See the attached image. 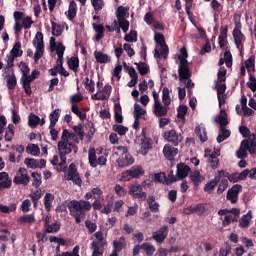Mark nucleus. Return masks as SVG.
Instances as JSON below:
<instances>
[{"instance_id":"bb28decb","label":"nucleus","mask_w":256,"mask_h":256,"mask_svg":"<svg viewBox=\"0 0 256 256\" xmlns=\"http://www.w3.org/2000/svg\"><path fill=\"white\" fill-rule=\"evenodd\" d=\"M44 208L49 213L51 207H53V201H55V196L51 193H46L44 196Z\"/></svg>"},{"instance_id":"2f4dec72","label":"nucleus","mask_w":256,"mask_h":256,"mask_svg":"<svg viewBox=\"0 0 256 256\" xmlns=\"http://www.w3.org/2000/svg\"><path fill=\"white\" fill-rule=\"evenodd\" d=\"M26 153H28L29 155H33V157H39L41 149L37 144H29L26 147Z\"/></svg>"},{"instance_id":"0eeeda50","label":"nucleus","mask_w":256,"mask_h":256,"mask_svg":"<svg viewBox=\"0 0 256 256\" xmlns=\"http://www.w3.org/2000/svg\"><path fill=\"white\" fill-rule=\"evenodd\" d=\"M31 181V176L25 167H20L16 173V176L13 179L14 185H23L27 187Z\"/></svg>"},{"instance_id":"dca6fc26","label":"nucleus","mask_w":256,"mask_h":256,"mask_svg":"<svg viewBox=\"0 0 256 256\" xmlns=\"http://www.w3.org/2000/svg\"><path fill=\"white\" fill-rule=\"evenodd\" d=\"M153 113L156 117H166L167 113H169V106H163L161 102H156L153 105Z\"/></svg>"},{"instance_id":"6e6552de","label":"nucleus","mask_w":256,"mask_h":256,"mask_svg":"<svg viewBox=\"0 0 256 256\" xmlns=\"http://www.w3.org/2000/svg\"><path fill=\"white\" fill-rule=\"evenodd\" d=\"M67 181H72L74 185H78L81 187L83 180H81V176H79V172L77 171V166L75 163H71L68 167V173L65 176Z\"/></svg>"},{"instance_id":"4d7b16f0","label":"nucleus","mask_w":256,"mask_h":256,"mask_svg":"<svg viewBox=\"0 0 256 256\" xmlns=\"http://www.w3.org/2000/svg\"><path fill=\"white\" fill-rule=\"evenodd\" d=\"M244 65L246 67V69H248V71H251V69H253V71H255V56H250L245 62Z\"/></svg>"},{"instance_id":"5701e85b","label":"nucleus","mask_w":256,"mask_h":256,"mask_svg":"<svg viewBox=\"0 0 256 256\" xmlns=\"http://www.w3.org/2000/svg\"><path fill=\"white\" fill-rule=\"evenodd\" d=\"M66 15L69 21H73L77 17V3L74 0L70 2Z\"/></svg>"},{"instance_id":"09e8293b","label":"nucleus","mask_w":256,"mask_h":256,"mask_svg":"<svg viewBox=\"0 0 256 256\" xmlns=\"http://www.w3.org/2000/svg\"><path fill=\"white\" fill-rule=\"evenodd\" d=\"M218 83H225L227 81V69L225 67H220L217 73Z\"/></svg>"},{"instance_id":"c03bdc74","label":"nucleus","mask_w":256,"mask_h":256,"mask_svg":"<svg viewBox=\"0 0 256 256\" xmlns=\"http://www.w3.org/2000/svg\"><path fill=\"white\" fill-rule=\"evenodd\" d=\"M218 122L220 127H225L229 125V120L227 119V112L225 110L220 111V115L218 116Z\"/></svg>"},{"instance_id":"e2e57ef3","label":"nucleus","mask_w":256,"mask_h":256,"mask_svg":"<svg viewBox=\"0 0 256 256\" xmlns=\"http://www.w3.org/2000/svg\"><path fill=\"white\" fill-rule=\"evenodd\" d=\"M224 61L226 63V67H233V55L231 54V51H226L224 53Z\"/></svg>"},{"instance_id":"052dcab7","label":"nucleus","mask_w":256,"mask_h":256,"mask_svg":"<svg viewBox=\"0 0 256 256\" xmlns=\"http://www.w3.org/2000/svg\"><path fill=\"white\" fill-rule=\"evenodd\" d=\"M85 227L88 229V233H90V235L97 231V224L90 220L85 221Z\"/></svg>"},{"instance_id":"ddd939ff","label":"nucleus","mask_w":256,"mask_h":256,"mask_svg":"<svg viewBox=\"0 0 256 256\" xmlns=\"http://www.w3.org/2000/svg\"><path fill=\"white\" fill-rule=\"evenodd\" d=\"M167 235H169V227L162 226L156 232H153L152 239L156 241V243H163V241L167 239Z\"/></svg>"},{"instance_id":"de8ad7c7","label":"nucleus","mask_w":256,"mask_h":256,"mask_svg":"<svg viewBox=\"0 0 256 256\" xmlns=\"http://www.w3.org/2000/svg\"><path fill=\"white\" fill-rule=\"evenodd\" d=\"M124 41H127V43H137V31L131 30L124 36Z\"/></svg>"},{"instance_id":"9d476101","label":"nucleus","mask_w":256,"mask_h":256,"mask_svg":"<svg viewBox=\"0 0 256 256\" xmlns=\"http://www.w3.org/2000/svg\"><path fill=\"white\" fill-rule=\"evenodd\" d=\"M164 139L165 141H168V143H171L174 147H177V145L183 141V135H181V133H177L175 129L166 130L164 132Z\"/></svg>"},{"instance_id":"f257e3e1","label":"nucleus","mask_w":256,"mask_h":256,"mask_svg":"<svg viewBox=\"0 0 256 256\" xmlns=\"http://www.w3.org/2000/svg\"><path fill=\"white\" fill-rule=\"evenodd\" d=\"M91 207L94 211H101V200L95 199L93 204L85 200H72L67 204L69 213L77 224L81 223V220L87 215V211H91Z\"/></svg>"},{"instance_id":"a18cd8bd","label":"nucleus","mask_w":256,"mask_h":256,"mask_svg":"<svg viewBox=\"0 0 256 256\" xmlns=\"http://www.w3.org/2000/svg\"><path fill=\"white\" fill-rule=\"evenodd\" d=\"M147 112L141 107V105L134 104V119H141L142 115H145Z\"/></svg>"},{"instance_id":"774afa93","label":"nucleus","mask_w":256,"mask_h":256,"mask_svg":"<svg viewBox=\"0 0 256 256\" xmlns=\"http://www.w3.org/2000/svg\"><path fill=\"white\" fill-rule=\"evenodd\" d=\"M92 7H94L95 11H101L103 7H105V3L103 0H91Z\"/></svg>"},{"instance_id":"39448f33","label":"nucleus","mask_w":256,"mask_h":256,"mask_svg":"<svg viewBox=\"0 0 256 256\" xmlns=\"http://www.w3.org/2000/svg\"><path fill=\"white\" fill-rule=\"evenodd\" d=\"M145 175V170L143 166L136 165L132 166L129 170L122 172L121 181H131V179H139Z\"/></svg>"},{"instance_id":"cd10ccee","label":"nucleus","mask_w":256,"mask_h":256,"mask_svg":"<svg viewBox=\"0 0 256 256\" xmlns=\"http://www.w3.org/2000/svg\"><path fill=\"white\" fill-rule=\"evenodd\" d=\"M6 83L9 91H13V89L17 87V77L15 76V73L6 75Z\"/></svg>"},{"instance_id":"bf43d9fd","label":"nucleus","mask_w":256,"mask_h":256,"mask_svg":"<svg viewBox=\"0 0 256 256\" xmlns=\"http://www.w3.org/2000/svg\"><path fill=\"white\" fill-rule=\"evenodd\" d=\"M229 187V180L223 179L217 189V194L218 195H223V192Z\"/></svg>"},{"instance_id":"2eb2a0df","label":"nucleus","mask_w":256,"mask_h":256,"mask_svg":"<svg viewBox=\"0 0 256 256\" xmlns=\"http://www.w3.org/2000/svg\"><path fill=\"white\" fill-rule=\"evenodd\" d=\"M190 172L191 168L188 165H186L185 163L178 164L176 170V177L178 181H183V179L189 176Z\"/></svg>"},{"instance_id":"4c0bfd02","label":"nucleus","mask_w":256,"mask_h":256,"mask_svg":"<svg viewBox=\"0 0 256 256\" xmlns=\"http://www.w3.org/2000/svg\"><path fill=\"white\" fill-rule=\"evenodd\" d=\"M141 249L142 251H145L147 256H153V253H155V246L149 242L141 244Z\"/></svg>"},{"instance_id":"ea45409f","label":"nucleus","mask_w":256,"mask_h":256,"mask_svg":"<svg viewBox=\"0 0 256 256\" xmlns=\"http://www.w3.org/2000/svg\"><path fill=\"white\" fill-rule=\"evenodd\" d=\"M40 121H41V118H39V116L31 113L28 118V125L32 129H35V127H37V125H39Z\"/></svg>"},{"instance_id":"8fccbe9b","label":"nucleus","mask_w":256,"mask_h":256,"mask_svg":"<svg viewBox=\"0 0 256 256\" xmlns=\"http://www.w3.org/2000/svg\"><path fill=\"white\" fill-rule=\"evenodd\" d=\"M113 131H115V133H118V135H126L127 131H129V128L123 126V125H119V124H114L112 126Z\"/></svg>"},{"instance_id":"f03ea898","label":"nucleus","mask_w":256,"mask_h":256,"mask_svg":"<svg viewBox=\"0 0 256 256\" xmlns=\"http://www.w3.org/2000/svg\"><path fill=\"white\" fill-rule=\"evenodd\" d=\"M234 29L232 32V36L234 39V43L236 45V49H238L240 56L243 57V50H244V45L243 43H245L246 41V37L245 34H243V32H241V29H243V24H241V19H235L234 20Z\"/></svg>"},{"instance_id":"c756f323","label":"nucleus","mask_w":256,"mask_h":256,"mask_svg":"<svg viewBox=\"0 0 256 256\" xmlns=\"http://www.w3.org/2000/svg\"><path fill=\"white\" fill-rule=\"evenodd\" d=\"M67 65L71 71L77 73V71H79V57L72 56L68 59Z\"/></svg>"},{"instance_id":"0e129e2a","label":"nucleus","mask_w":256,"mask_h":256,"mask_svg":"<svg viewBox=\"0 0 256 256\" xmlns=\"http://www.w3.org/2000/svg\"><path fill=\"white\" fill-rule=\"evenodd\" d=\"M117 21H118V25L122 29L123 33H127V31H129V20L120 19Z\"/></svg>"},{"instance_id":"c85d7f7f","label":"nucleus","mask_w":256,"mask_h":256,"mask_svg":"<svg viewBox=\"0 0 256 256\" xmlns=\"http://www.w3.org/2000/svg\"><path fill=\"white\" fill-rule=\"evenodd\" d=\"M94 57L98 63H111V57L103 52L95 51Z\"/></svg>"},{"instance_id":"aec40b11","label":"nucleus","mask_w":256,"mask_h":256,"mask_svg":"<svg viewBox=\"0 0 256 256\" xmlns=\"http://www.w3.org/2000/svg\"><path fill=\"white\" fill-rule=\"evenodd\" d=\"M152 142L153 140L151 138H141V147L139 150L141 155H147L149 153V149L152 148Z\"/></svg>"},{"instance_id":"9b49d317","label":"nucleus","mask_w":256,"mask_h":256,"mask_svg":"<svg viewBox=\"0 0 256 256\" xmlns=\"http://www.w3.org/2000/svg\"><path fill=\"white\" fill-rule=\"evenodd\" d=\"M243 191V186L241 184L233 185L227 192L226 199L230 201V203L235 204L239 201V193Z\"/></svg>"},{"instance_id":"49530a36","label":"nucleus","mask_w":256,"mask_h":256,"mask_svg":"<svg viewBox=\"0 0 256 256\" xmlns=\"http://www.w3.org/2000/svg\"><path fill=\"white\" fill-rule=\"evenodd\" d=\"M111 91H113V87L107 84L98 93H102V97H106L104 98V101H107L111 97Z\"/></svg>"},{"instance_id":"1a4fd4ad","label":"nucleus","mask_w":256,"mask_h":256,"mask_svg":"<svg viewBox=\"0 0 256 256\" xmlns=\"http://www.w3.org/2000/svg\"><path fill=\"white\" fill-rule=\"evenodd\" d=\"M59 155L67 157L70 153L74 151L77 153L79 151V147L73 142H58L57 144Z\"/></svg>"},{"instance_id":"3c124183","label":"nucleus","mask_w":256,"mask_h":256,"mask_svg":"<svg viewBox=\"0 0 256 256\" xmlns=\"http://www.w3.org/2000/svg\"><path fill=\"white\" fill-rule=\"evenodd\" d=\"M187 111H189V107L187 105H180L177 109V118L185 119V115H187Z\"/></svg>"},{"instance_id":"423d86ee","label":"nucleus","mask_w":256,"mask_h":256,"mask_svg":"<svg viewBox=\"0 0 256 256\" xmlns=\"http://www.w3.org/2000/svg\"><path fill=\"white\" fill-rule=\"evenodd\" d=\"M128 195L133 199H139L140 201H146L147 199V193L143 192V186H141L139 182H135L128 186Z\"/></svg>"},{"instance_id":"79ce46f5","label":"nucleus","mask_w":256,"mask_h":256,"mask_svg":"<svg viewBox=\"0 0 256 256\" xmlns=\"http://www.w3.org/2000/svg\"><path fill=\"white\" fill-rule=\"evenodd\" d=\"M24 165L27 166L28 169H39V162L35 158H26Z\"/></svg>"},{"instance_id":"4468645a","label":"nucleus","mask_w":256,"mask_h":256,"mask_svg":"<svg viewBox=\"0 0 256 256\" xmlns=\"http://www.w3.org/2000/svg\"><path fill=\"white\" fill-rule=\"evenodd\" d=\"M178 153L179 149L171 146V144H165L163 155L168 161H175V157H177Z\"/></svg>"},{"instance_id":"4be33fe9","label":"nucleus","mask_w":256,"mask_h":256,"mask_svg":"<svg viewBox=\"0 0 256 256\" xmlns=\"http://www.w3.org/2000/svg\"><path fill=\"white\" fill-rule=\"evenodd\" d=\"M61 110L59 108H56L54 111H52L49 115L50 119V125L49 129H53L55 125H57V121H59V117H61Z\"/></svg>"},{"instance_id":"680f3d73","label":"nucleus","mask_w":256,"mask_h":256,"mask_svg":"<svg viewBox=\"0 0 256 256\" xmlns=\"http://www.w3.org/2000/svg\"><path fill=\"white\" fill-rule=\"evenodd\" d=\"M21 85L26 95L31 96L33 93V90L31 89V82H27L26 80L21 79Z\"/></svg>"},{"instance_id":"20e7f679","label":"nucleus","mask_w":256,"mask_h":256,"mask_svg":"<svg viewBox=\"0 0 256 256\" xmlns=\"http://www.w3.org/2000/svg\"><path fill=\"white\" fill-rule=\"evenodd\" d=\"M32 43H33V46L36 47V51L34 53V62L39 63V59H41V57H43V54L45 53V44L43 42V33L37 32Z\"/></svg>"},{"instance_id":"a19ab883","label":"nucleus","mask_w":256,"mask_h":256,"mask_svg":"<svg viewBox=\"0 0 256 256\" xmlns=\"http://www.w3.org/2000/svg\"><path fill=\"white\" fill-rule=\"evenodd\" d=\"M71 111H72V113H74V115H77V117H79V119L81 121H85V119H87V114L81 112V110H79V106L77 104H73L71 106Z\"/></svg>"},{"instance_id":"7ed1b4c3","label":"nucleus","mask_w":256,"mask_h":256,"mask_svg":"<svg viewBox=\"0 0 256 256\" xmlns=\"http://www.w3.org/2000/svg\"><path fill=\"white\" fill-rule=\"evenodd\" d=\"M94 237L96 240L92 241L90 244L92 256H103V253H105V247H107V239L103 236L102 231L96 232Z\"/></svg>"},{"instance_id":"6ab92c4d","label":"nucleus","mask_w":256,"mask_h":256,"mask_svg":"<svg viewBox=\"0 0 256 256\" xmlns=\"http://www.w3.org/2000/svg\"><path fill=\"white\" fill-rule=\"evenodd\" d=\"M154 40L162 48L161 53L169 55V46L165 44V36L161 33H156L154 36Z\"/></svg>"},{"instance_id":"69168bd1","label":"nucleus","mask_w":256,"mask_h":256,"mask_svg":"<svg viewBox=\"0 0 256 256\" xmlns=\"http://www.w3.org/2000/svg\"><path fill=\"white\" fill-rule=\"evenodd\" d=\"M71 137H75V133H70L69 130L64 129L63 132H62L60 142L67 143V142H69V138H71Z\"/></svg>"},{"instance_id":"603ef678","label":"nucleus","mask_w":256,"mask_h":256,"mask_svg":"<svg viewBox=\"0 0 256 256\" xmlns=\"http://www.w3.org/2000/svg\"><path fill=\"white\" fill-rule=\"evenodd\" d=\"M155 183H166L167 184V175L165 172H159L154 174Z\"/></svg>"},{"instance_id":"37998d69","label":"nucleus","mask_w":256,"mask_h":256,"mask_svg":"<svg viewBox=\"0 0 256 256\" xmlns=\"http://www.w3.org/2000/svg\"><path fill=\"white\" fill-rule=\"evenodd\" d=\"M52 25V35L54 37H61L63 35V28L61 25L57 24L56 22H51Z\"/></svg>"},{"instance_id":"412c9836","label":"nucleus","mask_w":256,"mask_h":256,"mask_svg":"<svg viewBox=\"0 0 256 256\" xmlns=\"http://www.w3.org/2000/svg\"><path fill=\"white\" fill-rule=\"evenodd\" d=\"M229 137H231V130L220 126L219 134L216 138L217 143H223V141H225V139H229Z\"/></svg>"},{"instance_id":"f3484780","label":"nucleus","mask_w":256,"mask_h":256,"mask_svg":"<svg viewBox=\"0 0 256 256\" xmlns=\"http://www.w3.org/2000/svg\"><path fill=\"white\" fill-rule=\"evenodd\" d=\"M249 149V140L245 139L241 142L240 148L236 151L237 159H247V150Z\"/></svg>"},{"instance_id":"a878e982","label":"nucleus","mask_w":256,"mask_h":256,"mask_svg":"<svg viewBox=\"0 0 256 256\" xmlns=\"http://www.w3.org/2000/svg\"><path fill=\"white\" fill-rule=\"evenodd\" d=\"M190 181H192V183L194 184L195 187H199V185H201V183H203V179H205L202 175L200 171H195L193 173L190 174Z\"/></svg>"},{"instance_id":"393cba45","label":"nucleus","mask_w":256,"mask_h":256,"mask_svg":"<svg viewBox=\"0 0 256 256\" xmlns=\"http://www.w3.org/2000/svg\"><path fill=\"white\" fill-rule=\"evenodd\" d=\"M251 219H253V215L251 211H249L246 215L241 217L239 221V227L242 229H249V223H251Z\"/></svg>"},{"instance_id":"13d9d810","label":"nucleus","mask_w":256,"mask_h":256,"mask_svg":"<svg viewBox=\"0 0 256 256\" xmlns=\"http://www.w3.org/2000/svg\"><path fill=\"white\" fill-rule=\"evenodd\" d=\"M187 57H189V54L187 53V48L182 47L180 49V55L178 56L179 59V63H189V61H187Z\"/></svg>"},{"instance_id":"5fc2aeb1","label":"nucleus","mask_w":256,"mask_h":256,"mask_svg":"<svg viewBox=\"0 0 256 256\" xmlns=\"http://www.w3.org/2000/svg\"><path fill=\"white\" fill-rule=\"evenodd\" d=\"M45 233H57L59 229H61V225H59L57 222L50 224L46 228H44Z\"/></svg>"},{"instance_id":"7c9ffc66","label":"nucleus","mask_w":256,"mask_h":256,"mask_svg":"<svg viewBox=\"0 0 256 256\" xmlns=\"http://www.w3.org/2000/svg\"><path fill=\"white\" fill-rule=\"evenodd\" d=\"M117 20L125 19V17H129V6L123 7L119 6L116 10Z\"/></svg>"},{"instance_id":"338daca9","label":"nucleus","mask_w":256,"mask_h":256,"mask_svg":"<svg viewBox=\"0 0 256 256\" xmlns=\"http://www.w3.org/2000/svg\"><path fill=\"white\" fill-rule=\"evenodd\" d=\"M176 181H179V178L175 176L173 170H170L168 177L166 176V185H171L172 183H176Z\"/></svg>"},{"instance_id":"e433bc0d","label":"nucleus","mask_w":256,"mask_h":256,"mask_svg":"<svg viewBox=\"0 0 256 256\" xmlns=\"http://www.w3.org/2000/svg\"><path fill=\"white\" fill-rule=\"evenodd\" d=\"M31 177L33 178L32 187L39 189V187H41V183H43L41 180V173L32 172Z\"/></svg>"},{"instance_id":"473e14b6","label":"nucleus","mask_w":256,"mask_h":256,"mask_svg":"<svg viewBox=\"0 0 256 256\" xmlns=\"http://www.w3.org/2000/svg\"><path fill=\"white\" fill-rule=\"evenodd\" d=\"M134 65H136L138 73L142 76L147 75L149 73V66L147 62H135Z\"/></svg>"},{"instance_id":"f8f14e48","label":"nucleus","mask_w":256,"mask_h":256,"mask_svg":"<svg viewBox=\"0 0 256 256\" xmlns=\"http://www.w3.org/2000/svg\"><path fill=\"white\" fill-rule=\"evenodd\" d=\"M191 75H192V72H191V69L189 68V62L179 63L178 77H179L180 83H184V81H187V79H189Z\"/></svg>"},{"instance_id":"a211bd4d","label":"nucleus","mask_w":256,"mask_h":256,"mask_svg":"<svg viewBox=\"0 0 256 256\" xmlns=\"http://www.w3.org/2000/svg\"><path fill=\"white\" fill-rule=\"evenodd\" d=\"M118 167L120 168H125V167H129V165H133V163H135V158H133V156L131 154H125V156L118 158L116 161Z\"/></svg>"},{"instance_id":"72a5a7b5","label":"nucleus","mask_w":256,"mask_h":256,"mask_svg":"<svg viewBox=\"0 0 256 256\" xmlns=\"http://www.w3.org/2000/svg\"><path fill=\"white\" fill-rule=\"evenodd\" d=\"M88 159L90 167H97V154L95 153V148H90L88 151Z\"/></svg>"},{"instance_id":"f704fd0d","label":"nucleus","mask_w":256,"mask_h":256,"mask_svg":"<svg viewBox=\"0 0 256 256\" xmlns=\"http://www.w3.org/2000/svg\"><path fill=\"white\" fill-rule=\"evenodd\" d=\"M195 134L199 137L202 143H205V141H207V129H201V126H196Z\"/></svg>"},{"instance_id":"c9c22d12","label":"nucleus","mask_w":256,"mask_h":256,"mask_svg":"<svg viewBox=\"0 0 256 256\" xmlns=\"http://www.w3.org/2000/svg\"><path fill=\"white\" fill-rule=\"evenodd\" d=\"M13 57H23V50H21V42H16L10 51Z\"/></svg>"},{"instance_id":"58836bf2","label":"nucleus","mask_w":256,"mask_h":256,"mask_svg":"<svg viewBox=\"0 0 256 256\" xmlns=\"http://www.w3.org/2000/svg\"><path fill=\"white\" fill-rule=\"evenodd\" d=\"M162 102L166 107L171 105V96H169V88L164 87L162 90Z\"/></svg>"},{"instance_id":"6e6d98bb","label":"nucleus","mask_w":256,"mask_h":256,"mask_svg":"<svg viewBox=\"0 0 256 256\" xmlns=\"http://www.w3.org/2000/svg\"><path fill=\"white\" fill-rule=\"evenodd\" d=\"M19 223H35V215L27 214L18 219Z\"/></svg>"},{"instance_id":"864d4df0","label":"nucleus","mask_w":256,"mask_h":256,"mask_svg":"<svg viewBox=\"0 0 256 256\" xmlns=\"http://www.w3.org/2000/svg\"><path fill=\"white\" fill-rule=\"evenodd\" d=\"M40 72L38 70H33L31 72V75H27L25 77H22L21 79L30 83H33V81H35V79H37V77H39Z\"/></svg>"},{"instance_id":"b1692460","label":"nucleus","mask_w":256,"mask_h":256,"mask_svg":"<svg viewBox=\"0 0 256 256\" xmlns=\"http://www.w3.org/2000/svg\"><path fill=\"white\" fill-rule=\"evenodd\" d=\"M114 119L116 123H123V109L120 103L114 105Z\"/></svg>"}]
</instances>
